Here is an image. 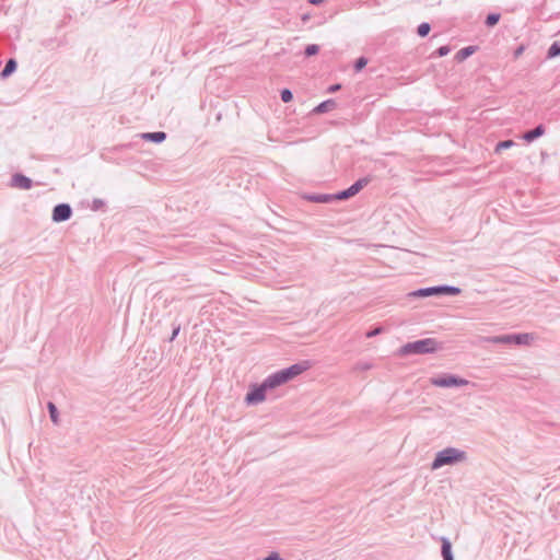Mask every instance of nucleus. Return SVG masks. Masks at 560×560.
<instances>
[{
	"label": "nucleus",
	"instance_id": "obj_1",
	"mask_svg": "<svg viewBox=\"0 0 560 560\" xmlns=\"http://www.w3.org/2000/svg\"><path fill=\"white\" fill-rule=\"evenodd\" d=\"M443 349V343L435 338H424L404 345L398 353L406 357L410 354H429Z\"/></svg>",
	"mask_w": 560,
	"mask_h": 560
},
{
	"label": "nucleus",
	"instance_id": "obj_2",
	"mask_svg": "<svg viewBox=\"0 0 560 560\" xmlns=\"http://www.w3.org/2000/svg\"><path fill=\"white\" fill-rule=\"evenodd\" d=\"M466 458L467 454L465 451L455 447H446L436 453L431 464V469L435 470L446 465H454L464 462Z\"/></svg>",
	"mask_w": 560,
	"mask_h": 560
},
{
	"label": "nucleus",
	"instance_id": "obj_3",
	"mask_svg": "<svg viewBox=\"0 0 560 560\" xmlns=\"http://www.w3.org/2000/svg\"><path fill=\"white\" fill-rule=\"evenodd\" d=\"M460 293V289L453 285H435V287H428V288H421L416 291H412L409 293V296L412 298H428L433 295H458Z\"/></svg>",
	"mask_w": 560,
	"mask_h": 560
},
{
	"label": "nucleus",
	"instance_id": "obj_4",
	"mask_svg": "<svg viewBox=\"0 0 560 560\" xmlns=\"http://www.w3.org/2000/svg\"><path fill=\"white\" fill-rule=\"evenodd\" d=\"M532 337L529 334H511L502 336H488L481 337L482 342L494 343V345H528Z\"/></svg>",
	"mask_w": 560,
	"mask_h": 560
},
{
	"label": "nucleus",
	"instance_id": "obj_5",
	"mask_svg": "<svg viewBox=\"0 0 560 560\" xmlns=\"http://www.w3.org/2000/svg\"><path fill=\"white\" fill-rule=\"evenodd\" d=\"M430 383L436 387H459L465 386L469 382L454 374H443L441 376L432 377Z\"/></svg>",
	"mask_w": 560,
	"mask_h": 560
},
{
	"label": "nucleus",
	"instance_id": "obj_6",
	"mask_svg": "<svg viewBox=\"0 0 560 560\" xmlns=\"http://www.w3.org/2000/svg\"><path fill=\"white\" fill-rule=\"evenodd\" d=\"M371 183V177H362L354 182L349 188L335 194L336 200H346L355 196L361 189Z\"/></svg>",
	"mask_w": 560,
	"mask_h": 560
},
{
	"label": "nucleus",
	"instance_id": "obj_7",
	"mask_svg": "<svg viewBox=\"0 0 560 560\" xmlns=\"http://www.w3.org/2000/svg\"><path fill=\"white\" fill-rule=\"evenodd\" d=\"M267 389L268 388L265 386L264 383H261L260 385L252 386L245 396V402L247 405H257V404L264 401L266 398Z\"/></svg>",
	"mask_w": 560,
	"mask_h": 560
},
{
	"label": "nucleus",
	"instance_id": "obj_8",
	"mask_svg": "<svg viewBox=\"0 0 560 560\" xmlns=\"http://www.w3.org/2000/svg\"><path fill=\"white\" fill-rule=\"evenodd\" d=\"M72 215V208L69 203H58L54 207L51 219L54 222H65L68 221Z\"/></svg>",
	"mask_w": 560,
	"mask_h": 560
},
{
	"label": "nucleus",
	"instance_id": "obj_9",
	"mask_svg": "<svg viewBox=\"0 0 560 560\" xmlns=\"http://www.w3.org/2000/svg\"><path fill=\"white\" fill-rule=\"evenodd\" d=\"M308 369L307 362H301L292 364L289 368L280 370L285 382H289L290 380L294 378L295 376L302 374L304 371Z\"/></svg>",
	"mask_w": 560,
	"mask_h": 560
},
{
	"label": "nucleus",
	"instance_id": "obj_10",
	"mask_svg": "<svg viewBox=\"0 0 560 560\" xmlns=\"http://www.w3.org/2000/svg\"><path fill=\"white\" fill-rule=\"evenodd\" d=\"M10 185L11 187L28 190L33 187V180L21 173H16L12 175Z\"/></svg>",
	"mask_w": 560,
	"mask_h": 560
},
{
	"label": "nucleus",
	"instance_id": "obj_11",
	"mask_svg": "<svg viewBox=\"0 0 560 560\" xmlns=\"http://www.w3.org/2000/svg\"><path fill=\"white\" fill-rule=\"evenodd\" d=\"M262 383L265 384V386L268 389H272V388H276L287 382H285L281 371H277V372L272 373L271 375H269L268 377H266Z\"/></svg>",
	"mask_w": 560,
	"mask_h": 560
},
{
	"label": "nucleus",
	"instance_id": "obj_12",
	"mask_svg": "<svg viewBox=\"0 0 560 560\" xmlns=\"http://www.w3.org/2000/svg\"><path fill=\"white\" fill-rule=\"evenodd\" d=\"M545 131H546L545 126L542 124H539L534 129H530V130H527L526 132H524L523 139L526 142H533L534 140L541 137L545 133Z\"/></svg>",
	"mask_w": 560,
	"mask_h": 560
},
{
	"label": "nucleus",
	"instance_id": "obj_13",
	"mask_svg": "<svg viewBox=\"0 0 560 560\" xmlns=\"http://www.w3.org/2000/svg\"><path fill=\"white\" fill-rule=\"evenodd\" d=\"M337 106L335 100L332 98H329V100H326L322 103H319L314 109H313V113L314 114H324V113H327L329 110H332L335 109Z\"/></svg>",
	"mask_w": 560,
	"mask_h": 560
},
{
	"label": "nucleus",
	"instance_id": "obj_14",
	"mask_svg": "<svg viewBox=\"0 0 560 560\" xmlns=\"http://www.w3.org/2000/svg\"><path fill=\"white\" fill-rule=\"evenodd\" d=\"M141 138L154 143H161L166 139L164 131L145 132L141 135Z\"/></svg>",
	"mask_w": 560,
	"mask_h": 560
},
{
	"label": "nucleus",
	"instance_id": "obj_15",
	"mask_svg": "<svg viewBox=\"0 0 560 560\" xmlns=\"http://www.w3.org/2000/svg\"><path fill=\"white\" fill-rule=\"evenodd\" d=\"M441 541H442L441 553H442L443 560H454V556L452 552V544L448 540V538L443 537L441 539Z\"/></svg>",
	"mask_w": 560,
	"mask_h": 560
},
{
	"label": "nucleus",
	"instance_id": "obj_16",
	"mask_svg": "<svg viewBox=\"0 0 560 560\" xmlns=\"http://www.w3.org/2000/svg\"><path fill=\"white\" fill-rule=\"evenodd\" d=\"M16 68H18L16 60L14 58H10L5 62L4 68L2 69V71L0 72L1 79L9 78L13 72H15Z\"/></svg>",
	"mask_w": 560,
	"mask_h": 560
},
{
	"label": "nucleus",
	"instance_id": "obj_17",
	"mask_svg": "<svg viewBox=\"0 0 560 560\" xmlns=\"http://www.w3.org/2000/svg\"><path fill=\"white\" fill-rule=\"evenodd\" d=\"M307 199L313 202L318 203H326L335 199V195H326V194H317V195H310L307 196Z\"/></svg>",
	"mask_w": 560,
	"mask_h": 560
},
{
	"label": "nucleus",
	"instance_id": "obj_18",
	"mask_svg": "<svg viewBox=\"0 0 560 560\" xmlns=\"http://www.w3.org/2000/svg\"><path fill=\"white\" fill-rule=\"evenodd\" d=\"M47 409H48L51 422L55 424H58L59 423V412H58L57 406L52 401H48Z\"/></svg>",
	"mask_w": 560,
	"mask_h": 560
},
{
	"label": "nucleus",
	"instance_id": "obj_19",
	"mask_svg": "<svg viewBox=\"0 0 560 560\" xmlns=\"http://www.w3.org/2000/svg\"><path fill=\"white\" fill-rule=\"evenodd\" d=\"M476 50V47L475 46H467V47H464L462 48L457 54H456V58L457 60L462 61L466 58H468L470 55H472Z\"/></svg>",
	"mask_w": 560,
	"mask_h": 560
},
{
	"label": "nucleus",
	"instance_id": "obj_20",
	"mask_svg": "<svg viewBox=\"0 0 560 560\" xmlns=\"http://www.w3.org/2000/svg\"><path fill=\"white\" fill-rule=\"evenodd\" d=\"M560 56V43L553 42L547 51V58L552 59Z\"/></svg>",
	"mask_w": 560,
	"mask_h": 560
},
{
	"label": "nucleus",
	"instance_id": "obj_21",
	"mask_svg": "<svg viewBox=\"0 0 560 560\" xmlns=\"http://www.w3.org/2000/svg\"><path fill=\"white\" fill-rule=\"evenodd\" d=\"M501 15L499 13H489L485 20V24L488 27H492L498 24L500 21Z\"/></svg>",
	"mask_w": 560,
	"mask_h": 560
},
{
	"label": "nucleus",
	"instance_id": "obj_22",
	"mask_svg": "<svg viewBox=\"0 0 560 560\" xmlns=\"http://www.w3.org/2000/svg\"><path fill=\"white\" fill-rule=\"evenodd\" d=\"M431 31V25L427 22L421 23L417 28V34L420 37H425Z\"/></svg>",
	"mask_w": 560,
	"mask_h": 560
},
{
	"label": "nucleus",
	"instance_id": "obj_23",
	"mask_svg": "<svg viewBox=\"0 0 560 560\" xmlns=\"http://www.w3.org/2000/svg\"><path fill=\"white\" fill-rule=\"evenodd\" d=\"M318 51H319V46L316 44H311L305 47L304 54L306 57H312V56H315L316 54H318Z\"/></svg>",
	"mask_w": 560,
	"mask_h": 560
},
{
	"label": "nucleus",
	"instance_id": "obj_24",
	"mask_svg": "<svg viewBox=\"0 0 560 560\" xmlns=\"http://www.w3.org/2000/svg\"><path fill=\"white\" fill-rule=\"evenodd\" d=\"M514 141L513 140H504V141H500L497 145H495V152H500L502 150H505V149H510L514 145Z\"/></svg>",
	"mask_w": 560,
	"mask_h": 560
},
{
	"label": "nucleus",
	"instance_id": "obj_25",
	"mask_svg": "<svg viewBox=\"0 0 560 560\" xmlns=\"http://www.w3.org/2000/svg\"><path fill=\"white\" fill-rule=\"evenodd\" d=\"M280 96L283 103H289L293 100V93L289 89L281 90Z\"/></svg>",
	"mask_w": 560,
	"mask_h": 560
},
{
	"label": "nucleus",
	"instance_id": "obj_26",
	"mask_svg": "<svg viewBox=\"0 0 560 560\" xmlns=\"http://www.w3.org/2000/svg\"><path fill=\"white\" fill-rule=\"evenodd\" d=\"M368 65V59L365 57H360L354 62V70L357 72L361 71Z\"/></svg>",
	"mask_w": 560,
	"mask_h": 560
},
{
	"label": "nucleus",
	"instance_id": "obj_27",
	"mask_svg": "<svg viewBox=\"0 0 560 560\" xmlns=\"http://www.w3.org/2000/svg\"><path fill=\"white\" fill-rule=\"evenodd\" d=\"M104 206H105V201H104V200L95 198V199H93V201H92V206H91V208H92V210H93V211H98V210H101Z\"/></svg>",
	"mask_w": 560,
	"mask_h": 560
},
{
	"label": "nucleus",
	"instance_id": "obj_28",
	"mask_svg": "<svg viewBox=\"0 0 560 560\" xmlns=\"http://www.w3.org/2000/svg\"><path fill=\"white\" fill-rule=\"evenodd\" d=\"M450 51H451V48H450L448 46L444 45V46L439 47V48L435 50V52H434V54H435L436 56H439V57H444V56L448 55V54H450Z\"/></svg>",
	"mask_w": 560,
	"mask_h": 560
},
{
	"label": "nucleus",
	"instance_id": "obj_29",
	"mask_svg": "<svg viewBox=\"0 0 560 560\" xmlns=\"http://www.w3.org/2000/svg\"><path fill=\"white\" fill-rule=\"evenodd\" d=\"M382 331H383L382 327H376L374 329L369 330L365 334V336H366V338H373V337L377 336L378 334H381Z\"/></svg>",
	"mask_w": 560,
	"mask_h": 560
},
{
	"label": "nucleus",
	"instance_id": "obj_30",
	"mask_svg": "<svg viewBox=\"0 0 560 560\" xmlns=\"http://www.w3.org/2000/svg\"><path fill=\"white\" fill-rule=\"evenodd\" d=\"M179 330H180L179 324L173 326V331H172V336L170 337V341H173L178 336Z\"/></svg>",
	"mask_w": 560,
	"mask_h": 560
},
{
	"label": "nucleus",
	"instance_id": "obj_31",
	"mask_svg": "<svg viewBox=\"0 0 560 560\" xmlns=\"http://www.w3.org/2000/svg\"><path fill=\"white\" fill-rule=\"evenodd\" d=\"M264 560H283L278 552L272 551Z\"/></svg>",
	"mask_w": 560,
	"mask_h": 560
},
{
	"label": "nucleus",
	"instance_id": "obj_32",
	"mask_svg": "<svg viewBox=\"0 0 560 560\" xmlns=\"http://www.w3.org/2000/svg\"><path fill=\"white\" fill-rule=\"evenodd\" d=\"M341 89V85L339 83L332 84L328 88L329 93H335Z\"/></svg>",
	"mask_w": 560,
	"mask_h": 560
},
{
	"label": "nucleus",
	"instance_id": "obj_33",
	"mask_svg": "<svg viewBox=\"0 0 560 560\" xmlns=\"http://www.w3.org/2000/svg\"><path fill=\"white\" fill-rule=\"evenodd\" d=\"M524 51V47L523 46H520L518 48H516V50L514 51V56L515 58L520 57Z\"/></svg>",
	"mask_w": 560,
	"mask_h": 560
},
{
	"label": "nucleus",
	"instance_id": "obj_34",
	"mask_svg": "<svg viewBox=\"0 0 560 560\" xmlns=\"http://www.w3.org/2000/svg\"><path fill=\"white\" fill-rule=\"evenodd\" d=\"M308 3L313 4V5H319L322 4L325 0H307Z\"/></svg>",
	"mask_w": 560,
	"mask_h": 560
},
{
	"label": "nucleus",
	"instance_id": "obj_35",
	"mask_svg": "<svg viewBox=\"0 0 560 560\" xmlns=\"http://www.w3.org/2000/svg\"><path fill=\"white\" fill-rule=\"evenodd\" d=\"M370 368H371V366H370L369 364H363V365H361V366H360V369H362V370H368V369H370Z\"/></svg>",
	"mask_w": 560,
	"mask_h": 560
}]
</instances>
